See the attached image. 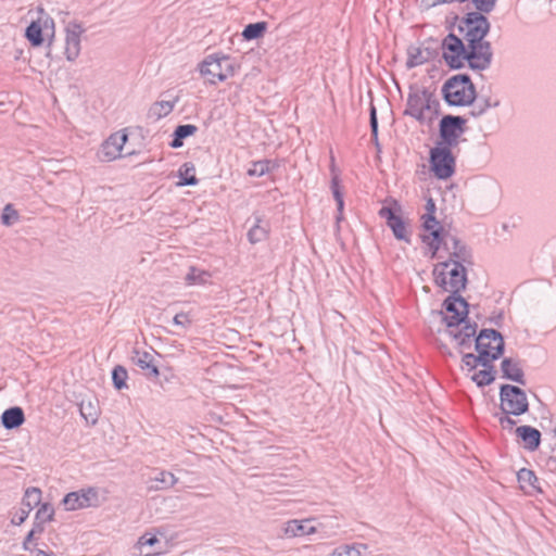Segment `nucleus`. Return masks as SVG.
<instances>
[{
    "label": "nucleus",
    "mask_w": 556,
    "mask_h": 556,
    "mask_svg": "<svg viewBox=\"0 0 556 556\" xmlns=\"http://www.w3.org/2000/svg\"><path fill=\"white\" fill-rule=\"evenodd\" d=\"M447 315L443 321L448 328V333L457 342L459 349L469 350L472 346V338L477 333V324L468 319V302L459 294H450L443 302Z\"/></svg>",
    "instance_id": "f257e3e1"
},
{
    "label": "nucleus",
    "mask_w": 556,
    "mask_h": 556,
    "mask_svg": "<svg viewBox=\"0 0 556 556\" xmlns=\"http://www.w3.org/2000/svg\"><path fill=\"white\" fill-rule=\"evenodd\" d=\"M457 28L470 48V55L482 60L490 67L493 60V50L485 37L490 31L491 24L483 12L477 10L467 13L459 21Z\"/></svg>",
    "instance_id": "f03ea898"
},
{
    "label": "nucleus",
    "mask_w": 556,
    "mask_h": 556,
    "mask_svg": "<svg viewBox=\"0 0 556 556\" xmlns=\"http://www.w3.org/2000/svg\"><path fill=\"white\" fill-rule=\"evenodd\" d=\"M442 58L452 70H460L468 64L472 71H485L489 66L476 56L470 55V48L464 43L463 39L453 33H450L442 40Z\"/></svg>",
    "instance_id": "7ed1b4c3"
},
{
    "label": "nucleus",
    "mask_w": 556,
    "mask_h": 556,
    "mask_svg": "<svg viewBox=\"0 0 556 556\" xmlns=\"http://www.w3.org/2000/svg\"><path fill=\"white\" fill-rule=\"evenodd\" d=\"M440 112V102L427 88L410 89L404 115L415 118L420 124L431 123Z\"/></svg>",
    "instance_id": "20e7f679"
},
{
    "label": "nucleus",
    "mask_w": 556,
    "mask_h": 556,
    "mask_svg": "<svg viewBox=\"0 0 556 556\" xmlns=\"http://www.w3.org/2000/svg\"><path fill=\"white\" fill-rule=\"evenodd\" d=\"M442 96L451 106H467L477 99L476 87L467 74L448 78L442 86Z\"/></svg>",
    "instance_id": "39448f33"
},
{
    "label": "nucleus",
    "mask_w": 556,
    "mask_h": 556,
    "mask_svg": "<svg viewBox=\"0 0 556 556\" xmlns=\"http://www.w3.org/2000/svg\"><path fill=\"white\" fill-rule=\"evenodd\" d=\"M466 266L460 263L441 262L433 268L435 283L452 294L460 293L467 285Z\"/></svg>",
    "instance_id": "423d86ee"
},
{
    "label": "nucleus",
    "mask_w": 556,
    "mask_h": 556,
    "mask_svg": "<svg viewBox=\"0 0 556 556\" xmlns=\"http://www.w3.org/2000/svg\"><path fill=\"white\" fill-rule=\"evenodd\" d=\"M200 73L210 84H216L232 76L235 66L228 55L210 54L200 63Z\"/></svg>",
    "instance_id": "0eeeda50"
},
{
    "label": "nucleus",
    "mask_w": 556,
    "mask_h": 556,
    "mask_svg": "<svg viewBox=\"0 0 556 556\" xmlns=\"http://www.w3.org/2000/svg\"><path fill=\"white\" fill-rule=\"evenodd\" d=\"M475 342V349L481 355L482 353L488 354L485 356L490 363L498 359L505 350L504 338L495 329H482L478 334L471 339Z\"/></svg>",
    "instance_id": "6e6552de"
},
{
    "label": "nucleus",
    "mask_w": 556,
    "mask_h": 556,
    "mask_svg": "<svg viewBox=\"0 0 556 556\" xmlns=\"http://www.w3.org/2000/svg\"><path fill=\"white\" fill-rule=\"evenodd\" d=\"M429 162L431 172L438 179H448L455 173L456 160L452 153V147L437 143L430 150Z\"/></svg>",
    "instance_id": "1a4fd4ad"
},
{
    "label": "nucleus",
    "mask_w": 556,
    "mask_h": 556,
    "mask_svg": "<svg viewBox=\"0 0 556 556\" xmlns=\"http://www.w3.org/2000/svg\"><path fill=\"white\" fill-rule=\"evenodd\" d=\"M500 410L520 416L529 410L526 392L513 384H503L500 389Z\"/></svg>",
    "instance_id": "9d476101"
},
{
    "label": "nucleus",
    "mask_w": 556,
    "mask_h": 556,
    "mask_svg": "<svg viewBox=\"0 0 556 556\" xmlns=\"http://www.w3.org/2000/svg\"><path fill=\"white\" fill-rule=\"evenodd\" d=\"M466 118L459 115H444L439 123V138L437 143L447 147H457L459 138L465 132Z\"/></svg>",
    "instance_id": "9b49d317"
},
{
    "label": "nucleus",
    "mask_w": 556,
    "mask_h": 556,
    "mask_svg": "<svg viewBox=\"0 0 556 556\" xmlns=\"http://www.w3.org/2000/svg\"><path fill=\"white\" fill-rule=\"evenodd\" d=\"M62 504L65 510H77L98 504V491L94 488L81 489L79 491L67 493Z\"/></svg>",
    "instance_id": "f8f14e48"
},
{
    "label": "nucleus",
    "mask_w": 556,
    "mask_h": 556,
    "mask_svg": "<svg viewBox=\"0 0 556 556\" xmlns=\"http://www.w3.org/2000/svg\"><path fill=\"white\" fill-rule=\"evenodd\" d=\"M128 140L125 132L118 131L112 134L100 147L98 159L102 162L114 161L122 155V150Z\"/></svg>",
    "instance_id": "ddd939ff"
},
{
    "label": "nucleus",
    "mask_w": 556,
    "mask_h": 556,
    "mask_svg": "<svg viewBox=\"0 0 556 556\" xmlns=\"http://www.w3.org/2000/svg\"><path fill=\"white\" fill-rule=\"evenodd\" d=\"M41 496L42 492L39 488H27L22 498V506L16 511L11 522L15 526L22 525L28 518L30 511L40 504Z\"/></svg>",
    "instance_id": "4468645a"
},
{
    "label": "nucleus",
    "mask_w": 556,
    "mask_h": 556,
    "mask_svg": "<svg viewBox=\"0 0 556 556\" xmlns=\"http://www.w3.org/2000/svg\"><path fill=\"white\" fill-rule=\"evenodd\" d=\"M65 48L64 54L70 62L75 61L80 53V37L84 28L78 23H70L65 28Z\"/></svg>",
    "instance_id": "2eb2a0df"
},
{
    "label": "nucleus",
    "mask_w": 556,
    "mask_h": 556,
    "mask_svg": "<svg viewBox=\"0 0 556 556\" xmlns=\"http://www.w3.org/2000/svg\"><path fill=\"white\" fill-rule=\"evenodd\" d=\"M448 245L450 251L447 252L450 257L445 262L460 263L468 266L473 264L471 249L451 232L448 238Z\"/></svg>",
    "instance_id": "dca6fc26"
},
{
    "label": "nucleus",
    "mask_w": 556,
    "mask_h": 556,
    "mask_svg": "<svg viewBox=\"0 0 556 556\" xmlns=\"http://www.w3.org/2000/svg\"><path fill=\"white\" fill-rule=\"evenodd\" d=\"M379 216L386 219L387 225L391 228L397 240L410 242L404 220L391 207L382 206L379 211Z\"/></svg>",
    "instance_id": "f3484780"
},
{
    "label": "nucleus",
    "mask_w": 556,
    "mask_h": 556,
    "mask_svg": "<svg viewBox=\"0 0 556 556\" xmlns=\"http://www.w3.org/2000/svg\"><path fill=\"white\" fill-rule=\"evenodd\" d=\"M132 364L144 371L148 378H157L160 375L157 366L154 364V357L150 352L134 349L130 357Z\"/></svg>",
    "instance_id": "a211bd4d"
},
{
    "label": "nucleus",
    "mask_w": 556,
    "mask_h": 556,
    "mask_svg": "<svg viewBox=\"0 0 556 556\" xmlns=\"http://www.w3.org/2000/svg\"><path fill=\"white\" fill-rule=\"evenodd\" d=\"M330 173H331L330 188H331L333 198L337 202V210H338L337 222H340L342 219L344 200H343V193L340 188V173L336 166V160H334V155L332 152L330 154Z\"/></svg>",
    "instance_id": "6ab92c4d"
},
{
    "label": "nucleus",
    "mask_w": 556,
    "mask_h": 556,
    "mask_svg": "<svg viewBox=\"0 0 556 556\" xmlns=\"http://www.w3.org/2000/svg\"><path fill=\"white\" fill-rule=\"evenodd\" d=\"M501 370L503 378L511 380L522 386L526 384L525 374L518 359H514L510 357L503 358L501 363Z\"/></svg>",
    "instance_id": "aec40b11"
},
{
    "label": "nucleus",
    "mask_w": 556,
    "mask_h": 556,
    "mask_svg": "<svg viewBox=\"0 0 556 556\" xmlns=\"http://www.w3.org/2000/svg\"><path fill=\"white\" fill-rule=\"evenodd\" d=\"M517 437L523 442L528 451H536L541 444V432L531 426H519L515 430Z\"/></svg>",
    "instance_id": "412c9836"
},
{
    "label": "nucleus",
    "mask_w": 556,
    "mask_h": 556,
    "mask_svg": "<svg viewBox=\"0 0 556 556\" xmlns=\"http://www.w3.org/2000/svg\"><path fill=\"white\" fill-rule=\"evenodd\" d=\"M269 223L265 220L262 216L254 214L253 215V225L248 231V240L252 244H256L265 241L269 235Z\"/></svg>",
    "instance_id": "4be33fe9"
},
{
    "label": "nucleus",
    "mask_w": 556,
    "mask_h": 556,
    "mask_svg": "<svg viewBox=\"0 0 556 556\" xmlns=\"http://www.w3.org/2000/svg\"><path fill=\"white\" fill-rule=\"evenodd\" d=\"M429 231L430 236L432 237V240L428 243L432 252L431 257H435L441 249L450 251V231L445 230L443 227H437L430 229Z\"/></svg>",
    "instance_id": "5701e85b"
},
{
    "label": "nucleus",
    "mask_w": 556,
    "mask_h": 556,
    "mask_svg": "<svg viewBox=\"0 0 556 556\" xmlns=\"http://www.w3.org/2000/svg\"><path fill=\"white\" fill-rule=\"evenodd\" d=\"M432 56V52L429 48H422L419 46H410L407 49V61L406 67L414 68L419 65L427 63Z\"/></svg>",
    "instance_id": "b1692460"
},
{
    "label": "nucleus",
    "mask_w": 556,
    "mask_h": 556,
    "mask_svg": "<svg viewBox=\"0 0 556 556\" xmlns=\"http://www.w3.org/2000/svg\"><path fill=\"white\" fill-rule=\"evenodd\" d=\"M25 421L24 410L20 406L5 409L1 415V425L7 430L16 429Z\"/></svg>",
    "instance_id": "393cba45"
},
{
    "label": "nucleus",
    "mask_w": 556,
    "mask_h": 556,
    "mask_svg": "<svg viewBox=\"0 0 556 556\" xmlns=\"http://www.w3.org/2000/svg\"><path fill=\"white\" fill-rule=\"evenodd\" d=\"M197 131L198 127L195 125H178L173 132V139L169 143V147L173 149L181 148L184 146V140L190 136H193Z\"/></svg>",
    "instance_id": "a878e982"
},
{
    "label": "nucleus",
    "mask_w": 556,
    "mask_h": 556,
    "mask_svg": "<svg viewBox=\"0 0 556 556\" xmlns=\"http://www.w3.org/2000/svg\"><path fill=\"white\" fill-rule=\"evenodd\" d=\"M174 106L175 102L156 101L150 106L148 111V117L153 121H159L169 115L173 112Z\"/></svg>",
    "instance_id": "bb28decb"
},
{
    "label": "nucleus",
    "mask_w": 556,
    "mask_h": 556,
    "mask_svg": "<svg viewBox=\"0 0 556 556\" xmlns=\"http://www.w3.org/2000/svg\"><path fill=\"white\" fill-rule=\"evenodd\" d=\"M195 167L193 163L186 162L184 163L178 170L180 181L178 182V186H195L198 185L199 180L194 175Z\"/></svg>",
    "instance_id": "cd10ccee"
},
{
    "label": "nucleus",
    "mask_w": 556,
    "mask_h": 556,
    "mask_svg": "<svg viewBox=\"0 0 556 556\" xmlns=\"http://www.w3.org/2000/svg\"><path fill=\"white\" fill-rule=\"evenodd\" d=\"M517 479L520 483L521 489H527L528 486L532 488L533 490L542 492L540 485H539V479L535 476V473L527 468H522L517 472Z\"/></svg>",
    "instance_id": "c85d7f7f"
},
{
    "label": "nucleus",
    "mask_w": 556,
    "mask_h": 556,
    "mask_svg": "<svg viewBox=\"0 0 556 556\" xmlns=\"http://www.w3.org/2000/svg\"><path fill=\"white\" fill-rule=\"evenodd\" d=\"M367 547L364 543L343 544L334 548L331 556H362V549Z\"/></svg>",
    "instance_id": "c756f323"
},
{
    "label": "nucleus",
    "mask_w": 556,
    "mask_h": 556,
    "mask_svg": "<svg viewBox=\"0 0 556 556\" xmlns=\"http://www.w3.org/2000/svg\"><path fill=\"white\" fill-rule=\"evenodd\" d=\"M25 36L27 40L31 43L34 47H39L43 42L42 37V26L40 24V20L37 22H31L25 31Z\"/></svg>",
    "instance_id": "7c9ffc66"
},
{
    "label": "nucleus",
    "mask_w": 556,
    "mask_h": 556,
    "mask_svg": "<svg viewBox=\"0 0 556 556\" xmlns=\"http://www.w3.org/2000/svg\"><path fill=\"white\" fill-rule=\"evenodd\" d=\"M471 379L477 383L478 387H485L491 384L495 380V370L492 363L488 367H483L482 370L475 372Z\"/></svg>",
    "instance_id": "2f4dec72"
},
{
    "label": "nucleus",
    "mask_w": 556,
    "mask_h": 556,
    "mask_svg": "<svg viewBox=\"0 0 556 556\" xmlns=\"http://www.w3.org/2000/svg\"><path fill=\"white\" fill-rule=\"evenodd\" d=\"M463 364L469 369V370H473L476 369L479 365L482 366V367H488L489 366V361L485 356H488V354L485 353H482L481 355H475L472 353H465V350H463Z\"/></svg>",
    "instance_id": "473e14b6"
},
{
    "label": "nucleus",
    "mask_w": 556,
    "mask_h": 556,
    "mask_svg": "<svg viewBox=\"0 0 556 556\" xmlns=\"http://www.w3.org/2000/svg\"><path fill=\"white\" fill-rule=\"evenodd\" d=\"M426 211L427 213L422 216V227L426 229V230H430V229H433V228H437V227H441L439 225V222L437 220L435 216H434V212H435V203L434 201L430 198L428 199L427 203H426Z\"/></svg>",
    "instance_id": "72a5a7b5"
},
{
    "label": "nucleus",
    "mask_w": 556,
    "mask_h": 556,
    "mask_svg": "<svg viewBox=\"0 0 556 556\" xmlns=\"http://www.w3.org/2000/svg\"><path fill=\"white\" fill-rule=\"evenodd\" d=\"M266 27L265 22L251 23L244 27L242 36L245 40L258 39L264 35Z\"/></svg>",
    "instance_id": "f704fd0d"
},
{
    "label": "nucleus",
    "mask_w": 556,
    "mask_h": 556,
    "mask_svg": "<svg viewBox=\"0 0 556 556\" xmlns=\"http://www.w3.org/2000/svg\"><path fill=\"white\" fill-rule=\"evenodd\" d=\"M273 167L274 164L270 160H260L252 163L247 174L251 177H262L268 174Z\"/></svg>",
    "instance_id": "c9c22d12"
},
{
    "label": "nucleus",
    "mask_w": 556,
    "mask_h": 556,
    "mask_svg": "<svg viewBox=\"0 0 556 556\" xmlns=\"http://www.w3.org/2000/svg\"><path fill=\"white\" fill-rule=\"evenodd\" d=\"M316 530L314 527H306L305 525L298 520L288 521L286 527V534L291 536L312 534Z\"/></svg>",
    "instance_id": "e433bc0d"
},
{
    "label": "nucleus",
    "mask_w": 556,
    "mask_h": 556,
    "mask_svg": "<svg viewBox=\"0 0 556 556\" xmlns=\"http://www.w3.org/2000/svg\"><path fill=\"white\" fill-rule=\"evenodd\" d=\"M128 372L122 365H116L112 370V381L116 390H123L127 388Z\"/></svg>",
    "instance_id": "4c0bfd02"
},
{
    "label": "nucleus",
    "mask_w": 556,
    "mask_h": 556,
    "mask_svg": "<svg viewBox=\"0 0 556 556\" xmlns=\"http://www.w3.org/2000/svg\"><path fill=\"white\" fill-rule=\"evenodd\" d=\"M369 125L371 131V140L378 152L381 151V146L378 139V117L376 106L371 103L369 108Z\"/></svg>",
    "instance_id": "58836bf2"
},
{
    "label": "nucleus",
    "mask_w": 556,
    "mask_h": 556,
    "mask_svg": "<svg viewBox=\"0 0 556 556\" xmlns=\"http://www.w3.org/2000/svg\"><path fill=\"white\" fill-rule=\"evenodd\" d=\"M369 125L371 131V140L378 152L381 151V146L378 139V117L376 106L371 103L369 108Z\"/></svg>",
    "instance_id": "ea45409f"
},
{
    "label": "nucleus",
    "mask_w": 556,
    "mask_h": 556,
    "mask_svg": "<svg viewBox=\"0 0 556 556\" xmlns=\"http://www.w3.org/2000/svg\"><path fill=\"white\" fill-rule=\"evenodd\" d=\"M207 277H210L207 271L190 267L189 273L186 276V283L189 286L201 285L206 282Z\"/></svg>",
    "instance_id": "a19ab883"
},
{
    "label": "nucleus",
    "mask_w": 556,
    "mask_h": 556,
    "mask_svg": "<svg viewBox=\"0 0 556 556\" xmlns=\"http://www.w3.org/2000/svg\"><path fill=\"white\" fill-rule=\"evenodd\" d=\"M38 510L36 511L35 519L47 523L53 520L54 508L50 503H40Z\"/></svg>",
    "instance_id": "79ce46f5"
},
{
    "label": "nucleus",
    "mask_w": 556,
    "mask_h": 556,
    "mask_svg": "<svg viewBox=\"0 0 556 556\" xmlns=\"http://www.w3.org/2000/svg\"><path fill=\"white\" fill-rule=\"evenodd\" d=\"M20 218L18 212L14 208L13 204L8 203L1 214V223L4 226H12Z\"/></svg>",
    "instance_id": "37998d69"
},
{
    "label": "nucleus",
    "mask_w": 556,
    "mask_h": 556,
    "mask_svg": "<svg viewBox=\"0 0 556 556\" xmlns=\"http://www.w3.org/2000/svg\"><path fill=\"white\" fill-rule=\"evenodd\" d=\"M471 105L472 108L469 111V115L472 117H479L483 115L488 109L492 106L489 98L475 100Z\"/></svg>",
    "instance_id": "c03bdc74"
},
{
    "label": "nucleus",
    "mask_w": 556,
    "mask_h": 556,
    "mask_svg": "<svg viewBox=\"0 0 556 556\" xmlns=\"http://www.w3.org/2000/svg\"><path fill=\"white\" fill-rule=\"evenodd\" d=\"M81 416L87 422L96 424L98 420V412L96 407L89 402L86 404L84 401L79 405Z\"/></svg>",
    "instance_id": "a18cd8bd"
},
{
    "label": "nucleus",
    "mask_w": 556,
    "mask_h": 556,
    "mask_svg": "<svg viewBox=\"0 0 556 556\" xmlns=\"http://www.w3.org/2000/svg\"><path fill=\"white\" fill-rule=\"evenodd\" d=\"M511 413H505L503 410H500L494 414V417L498 420L501 427L504 430H513V428L516 426V420L513 419Z\"/></svg>",
    "instance_id": "49530a36"
},
{
    "label": "nucleus",
    "mask_w": 556,
    "mask_h": 556,
    "mask_svg": "<svg viewBox=\"0 0 556 556\" xmlns=\"http://www.w3.org/2000/svg\"><path fill=\"white\" fill-rule=\"evenodd\" d=\"M153 480L156 481V482L162 483L163 484L162 488H172L178 481V479L172 472L164 471V470L160 471L157 473V476L154 477Z\"/></svg>",
    "instance_id": "de8ad7c7"
},
{
    "label": "nucleus",
    "mask_w": 556,
    "mask_h": 556,
    "mask_svg": "<svg viewBox=\"0 0 556 556\" xmlns=\"http://www.w3.org/2000/svg\"><path fill=\"white\" fill-rule=\"evenodd\" d=\"M475 8L483 13H490L493 11L496 0H471Z\"/></svg>",
    "instance_id": "09e8293b"
},
{
    "label": "nucleus",
    "mask_w": 556,
    "mask_h": 556,
    "mask_svg": "<svg viewBox=\"0 0 556 556\" xmlns=\"http://www.w3.org/2000/svg\"><path fill=\"white\" fill-rule=\"evenodd\" d=\"M173 323L177 326L189 327L191 325V319L186 313H178L174 316Z\"/></svg>",
    "instance_id": "8fccbe9b"
},
{
    "label": "nucleus",
    "mask_w": 556,
    "mask_h": 556,
    "mask_svg": "<svg viewBox=\"0 0 556 556\" xmlns=\"http://www.w3.org/2000/svg\"><path fill=\"white\" fill-rule=\"evenodd\" d=\"M35 535H37V534L33 533V530H30L28 532V534L26 535V538L24 539V541H23V548L25 551H30L31 549V542H33Z\"/></svg>",
    "instance_id": "3c124183"
},
{
    "label": "nucleus",
    "mask_w": 556,
    "mask_h": 556,
    "mask_svg": "<svg viewBox=\"0 0 556 556\" xmlns=\"http://www.w3.org/2000/svg\"><path fill=\"white\" fill-rule=\"evenodd\" d=\"M139 543L141 545L153 546L155 543H159V540L154 535H151V536L143 535L140 538Z\"/></svg>",
    "instance_id": "603ef678"
},
{
    "label": "nucleus",
    "mask_w": 556,
    "mask_h": 556,
    "mask_svg": "<svg viewBox=\"0 0 556 556\" xmlns=\"http://www.w3.org/2000/svg\"><path fill=\"white\" fill-rule=\"evenodd\" d=\"M45 525L43 522H40L38 520H34V523H33V533H36V534H41L43 531H45Z\"/></svg>",
    "instance_id": "864d4df0"
},
{
    "label": "nucleus",
    "mask_w": 556,
    "mask_h": 556,
    "mask_svg": "<svg viewBox=\"0 0 556 556\" xmlns=\"http://www.w3.org/2000/svg\"><path fill=\"white\" fill-rule=\"evenodd\" d=\"M36 556H55V554H54V553H52V552H49V553H48V552H46V551L38 549V551H37Z\"/></svg>",
    "instance_id": "5fc2aeb1"
},
{
    "label": "nucleus",
    "mask_w": 556,
    "mask_h": 556,
    "mask_svg": "<svg viewBox=\"0 0 556 556\" xmlns=\"http://www.w3.org/2000/svg\"><path fill=\"white\" fill-rule=\"evenodd\" d=\"M49 23L51 24V27H53L54 23H53V20H51V18H47V20H45V22H43V26L47 28V26H48V24H49Z\"/></svg>",
    "instance_id": "6e6d98bb"
},
{
    "label": "nucleus",
    "mask_w": 556,
    "mask_h": 556,
    "mask_svg": "<svg viewBox=\"0 0 556 556\" xmlns=\"http://www.w3.org/2000/svg\"><path fill=\"white\" fill-rule=\"evenodd\" d=\"M427 239H428V237H427V236H424L422 241H424V242H427Z\"/></svg>",
    "instance_id": "4d7b16f0"
}]
</instances>
